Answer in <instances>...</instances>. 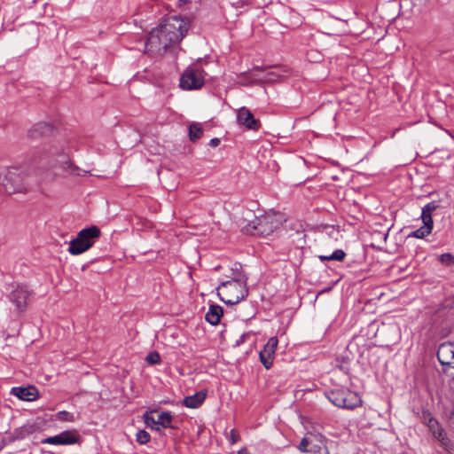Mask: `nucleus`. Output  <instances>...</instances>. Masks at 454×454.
<instances>
[{
  "label": "nucleus",
  "instance_id": "nucleus-7",
  "mask_svg": "<svg viewBox=\"0 0 454 454\" xmlns=\"http://www.w3.org/2000/svg\"><path fill=\"white\" fill-rule=\"evenodd\" d=\"M206 72L199 64L189 66L182 74L179 86L184 90H200L205 83Z\"/></svg>",
  "mask_w": 454,
  "mask_h": 454
},
{
  "label": "nucleus",
  "instance_id": "nucleus-22",
  "mask_svg": "<svg viewBox=\"0 0 454 454\" xmlns=\"http://www.w3.org/2000/svg\"><path fill=\"white\" fill-rule=\"evenodd\" d=\"M203 135V128L200 123L193 122L189 126V138L192 142H196Z\"/></svg>",
  "mask_w": 454,
  "mask_h": 454
},
{
  "label": "nucleus",
  "instance_id": "nucleus-19",
  "mask_svg": "<svg viewBox=\"0 0 454 454\" xmlns=\"http://www.w3.org/2000/svg\"><path fill=\"white\" fill-rule=\"evenodd\" d=\"M207 396V391H200L192 395L186 396L183 399L182 403L188 408H198L202 404Z\"/></svg>",
  "mask_w": 454,
  "mask_h": 454
},
{
  "label": "nucleus",
  "instance_id": "nucleus-12",
  "mask_svg": "<svg viewBox=\"0 0 454 454\" xmlns=\"http://www.w3.org/2000/svg\"><path fill=\"white\" fill-rule=\"evenodd\" d=\"M190 23L187 17L180 15L172 17V44L183 40L190 29Z\"/></svg>",
  "mask_w": 454,
  "mask_h": 454
},
{
  "label": "nucleus",
  "instance_id": "nucleus-13",
  "mask_svg": "<svg viewBox=\"0 0 454 454\" xmlns=\"http://www.w3.org/2000/svg\"><path fill=\"white\" fill-rule=\"evenodd\" d=\"M437 358L444 372H447L450 368L454 369V343H442L437 350Z\"/></svg>",
  "mask_w": 454,
  "mask_h": 454
},
{
  "label": "nucleus",
  "instance_id": "nucleus-5",
  "mask_svg": "<svg viewBox=\"0 0 454 454\" xmlns=\"http://www.w3.org/2000/svg\"><path fill=\"white\" fill-rule=\"evenodd\" d=\"M170 47V28L166 19L148 35L145 48L148 51L165 54Z\"/></svg>",
  "mask_w": 454,
  "mask_h": 454
},
{
  "label": "nucleus",
  "instance_id": "nucleus-11",
  "mask_svg": "<svg viewBox=\"0 0 454 454\" xmlns=\"http://www.w3.org/2000/svg\"><path fill=\"white\" fill-rule=\"evenodd\" d=\"M32 295V292L27 286L19 285L8 295L9 300L12 302L19 312H24L27 309V301Z\"/></svg>",
  "mask_w": 454,
  "mask_h": 454
},
{
  "label": "nucleus",
  "instance_id": "nucleus-24",
  "mask_svg": "<svg viewBox=\"0 0 454 454\" xmlns=\"http://www.w3.org/2000/svg\"><path fill=\"white\" fill-rule=\"evenodd\" d=\"M346 254L341 249L335 250L332 254L329 256L320 255L319 258L321 261H338L341 262L345 258Z\"/></svg>",
  "mask_w": 454,
  "mask_h": 454
},
{
  "label": "nucleus",
  "instance_id": "nucleus-29",
  "mask_svg": "<svg viewBox=\"0 0 454 454\" xmlns=\"http://www.w3.org/2000/svg\"><path fill=\"white\" fill-rule=\"evenodd\" d=\"M421 219H422L424 226L428 227L429 229L433 230L434 222H433V218H432V214L422 210Z\"/></svg>",
  "mask_w": 454,
  "mask_h": 454
},
{
  "label": "nucleus",
  "instance_id": "nucleus-41",
  "mask_svg": "<svg viewBox=\"0 0 454 454\" xmlns=\"http://www.w3.org/2000/svg\"><path fill=\"white\" fill-rule=\"evenodd\" d=\"M451 375H452V377H453V379H454V373H451Z\"/></svg>",
  "mask_w": 454,
  "mask_h": 454
},
{
  "label": "nucleus",
  "instance_id": "nucleus-37",
  "mask_svg": "<svg viewBox=\"0 0 454 454\" xmlns=\"http://www.w3.org/2000/svg\"><path fill=\"white\" fill-rule=\"evenodd\" d=\"M191 4L190 0H178L177 7L182 8L184 5Z\"/></svg>",
  "mask_w": 454,
  "mask_h": 454
},
{
  "label": "nucleus",
  "instance_id": "nucleus-18",
  "mask_svg": "<svg viewBox=\"0 0 454 454\" xmlns=\"http://www.w3.org/2000/svg\"><path fill=\"white\" fill-rule=\"evenodd\" d=\"M342 403V409L353 410L362 404V399L356 392L345 389Z\"/></svg>",
  "mask_w": 454,
  "mask_h": 454
},
{
  "label": "nucleus",
  "instance_id": "nucleus-27",
  "mask_svg": "<svg viewBox=\"0 0 454 454\" xmlns=\"http://www.w3.org/2000/svg\"><path fill=\"white\" fill-rule=\"evenodd\" d=\"M56 419L60 421L74 422L75 420L74 415L67 411H60L56 413Z\"/></svg>",
  "mask_w": 454,
  "mask_h": 454
},
{
  "label": "nucleus",
  "instance_id": "nucleus-25",
  "mask_svg": "<svg viewBox=\"0 0 454 454\" xmlns=\"http://www.w3.org/2000/svg\"><path fill=\"white\" fill-rule=\"evenodd\" d=\"M154 413H157L156 411H146L143 418L146 427L157 430L156 418L153 416Z\"/></svg>",
  "mask_w": 454,
  "mask_h": 454
},
{
  "label": "nucleus",
  "instance_id": "nucleus-2",
  "mask_svg": "<svg viewBox=\"0 0 454 454\" xmlns=\"http://www.w3.org/2000/svg\"><path fill=\"white\" fill-rule=\"evenodd\" d=\"M217 294L224 303L231 305L237 304L245 299L248 294V288L244 273L239 269L234 270L231 279L218 286Z\"/></svg>",
  "mask_w": 454,
  "mask_h": 454
},
{
  "label": "nucleus",
  "instance_id": "nucleus-9",
  "mask_svg": "<svg viewBox=\"0 0 454 454\" xmlns=\"http://www.w3.org/2000/svg\"><path fill=\"white\" fill-rule=\"evenodd\" d=\"M424 421L439 445L445 450H450L452 448L451 441L439 421L432 417L429 412L424 414Z\"/></svg>",
  "mask_w": 454,
  "mask_h": 454
},
{
  "label": "nucleus",
  "instance_id": "nucleus-15",
  "mask_svg": "<svg viewBox=\"0 0 454 454\" xmlns=\"http://www.w3.org/2000/svg\"><path fill=\"white\" fill-rule=\"evenodd\" d=\"M278 344V340L277 337H270L263 349L260 352V360L266 369H270L273 364L274 355Z\"/></svg>",
  "mask_w": 454,
  "mask_h": 454
},
{
  "label": "nucleus",
  "instance_id": "nucleus-16",
  "mask_svg": "<svg viewBox=\"0 0 454 454\" xmlns=\"http://www.w3.org/2000/svg\"><path fill=\"white\" fill-rule=\"evenodd\" d=\"M20 400L31 402L38 397V390L34 386L13 387L10 392Z\"/></svg>",
  "mask_w": 454,
  "mask_h": 454
},
{
  "label": "nucleus",
  "instance_id": "nucleus-4",
  "mask_svg": "<svg viewBox=\"0 0 454 454\" xmlns=\"http://www.w3.org/2000/svg\"><path fill=\"white\" fill-rule=\"evenodd\" d=\"M282 223V216L274 212L255 216L245 227L246 233L253 236H268L277 230Z\"/></svg>",
  "mask_w": 454,
  "mask_h": 454
},
{
  "label": "nucleus",
  "instance_id": "nucleus-3",
  "mask_svg": "<svg viewBox=\"0 0 454 454\" xmlns=\"http://www.w3.org/2000/svg\"><path fill=\"white\" fill-rule=\"evenodd\" d=\"M31 177L25 175L24 169L20 167H11L6 169L4 178L1 181L3 190L7 194L26 192L31 189L34 183L38 184L39 180H30Z\"/></svg>",
  "mask_w": 454,
  "mask_h": 454
},
{
  "label": "nucleus",
  "instance_id": "nucleus-39",
  "mask_svg": "<svg viewBox=\"0 0 454 454\" xmlns=\"http://www.w3.org/2000/svg\"><path fill=\"white\" fill-rule=\"evenodd\" d=\"M238 454H249L247 449H241L238 451Z\"/></svg>",
  "mask_w": 454,
  "mask_h": 454
},
{
  "label": "nucleus",
  "instance_id": "nucleus-38",
  "mask_svg": "<svg viewBox=\"0 0 454 454\" xmlns=\"http://www.w3.org/2000/svg\"><path fill=\"white\" fill-rule=\"evenodd\" d=\"M231 443H235L238 441V435L234 430L231 431Z\"/></svg>",
  "mask_w": 454,
  "mask_h": 454
},
{
  "label": "nucleus",
  "instance_id": "nucleus-26",
  "mask_svg": "<svg viewBox=\"0 0 454 454\" xmlns=\"http://www.w3.org/2000/svg\"><path fill=\"white\" fill-rule=\"evenodd\" d=\"M431 232H432L431 229L423 225L420 228H419L416 231L410 233L408 237H413L416 239H424L425 237L428 236Z\"/></svg>",
  "mask_w": 454,
  "mask_h": 454
},
{
  "label": "nucleus",
  "instance_id": "nucleus-28",
  "mask_svg": "<svg viewBox=\"0 0 454 454\" xmlns=\"http://www.w3.org/2000/svg\"><path fill=\"white\" fill-rule=\"evenodd\" d=\"M136 440L139 444H145L150 441V434L145 430H138L136 434Z\"/></svg>",
  "mask_w": 454,
  "mask_h": 454
},
{
  "label": "nucleus",
  "instance_id": "nucleus-21",
  "mask_svg": "<svg viewBox=\"0 0 454 454\" xmlns=\"http://www.w3.org/2000/svg\"><path fill=\"white\" fill-rule=\"evenodd\" d=\"M344 391L343 388L333 389L327 394V398L335 406L341 408L342 404L345 403H342Z\"/></svg>",
  "mask_w": 454,
  "mask_h": 454
},
{
  "label": "nucleus",
  "instance_id": "nucleus-8",
  "mask_svg": "<svg viewBox=\"0 0 454 454\" xmlns=\"http://www.w3.org/2000/svg\"><path fill=\"white\" fill-rule=\"evenodd\" d=\"M298 449L301 452L311 454H330L325 445V438L320 434H308L301 439Z\"/></svg>",
  "mask_w": 454,
  "mask_h": 454
},
{
  "label": "nucleus",
  "instance_id": "nucleus-35",
  "mask_svg": "<svg viewBox=\"0 0 454 454\" xmlns=\"http://www.w3.org/2000/svg\"><path fill=\"white\" fill-rule=\"evenodd\" d=\"M441 258L442 262L449 263L452 256L450 254H443Z\"/></svg>",
  "mask_w": 454,
  "mask_h": 454
},
{
  "label": "nucleus",
  "instance_id": "nucleus-33",
  "mask_svg": "<svg viewBox=\"0 0 454 454\" xmlns=\"http://www.w3.org/2000/svg\"><path fill=\"white\" fill-rule=\"evenodd\" d=\"M439 205L437 201H431L425 205L422 208L423 211L433 214L438 208Z\"/></svg>",
  "mask_w": 454,
  "mask_h": 454
},
{
  "label": "nucleus",
  "instance_id": "nucleus-34",
  "mask_svg": "<svg viewBox=\"0 0 454 454\" xmlns=\"http://www.w3.org/2000/svg\"><path fill=\"white\" fill-rule=\"evenodd\" d=\"M25 430H27V435H30L37 431L39 428L38 425L35 423H27L24 425Z\"/></svg>",
  "mask_w": 454,
  "mask_h": 454
},
{
  "label": "nucleus",
  "instance_id": "nucleus-17",
  "mask_svg": "<svg viewBox=\"0 0 454 454\" xmlns=\"http://www.w3.org/2000/svg\"><path fill=\"white\" fill-rule=\"evenodd\" d=\"M54 132V127L49 122H37L28 131V137L32 139L49 137Z\"/></svg>",
  "mask_w": 454,
  "mask_h": 454
},
{
  "label": "nucleus",
  "instance_id": "nucleus-20",
  "mask_svg": "<svg viewBox=\"0 0 454 454\" xmlns=\"http://www.w3.org/2000/svg\"><path fill=\"white\" fill-rule=\"evenodd\" d=\"M223 309L219 305H210L208 311L206 313V320L212 325H216L223 316Z\"/></svg>",
  "mask_w": 454,
  "mask_h": 454
},
{
  "label": "nucleus",
  "instance_id": "nucleus-14",
  "mask_svg": "<svg viewBox=\"0 0 454 454\" xmlns=\"http://www.w3.org/2000/svg\"><path fill=\"white\" fill-rule=\"evenodd\" d=\"M237 121L248 129L258 130L261 128L260 121L255 119L251 111L245 106L238 109Z\"/></svg>",
  "mask_w": 454,
  "mask_h": 454
},
{
  "label": "nucleus",
  "instance_id": "nucleus-30",
  "mask_svg": "<svg viewBox=\"0 0 454 454\" xmlns=\"http://www.w3.org/2000/svg\"><path fill=\"white\" fill-rule=\"evenodd\" d=\"M27 436H28L27 434V430H25V427L22 426L14 430L12 440H22L25 439Z\"/></svg>",
  "mask_w": 454,
  "mask_h": 454
},
{
  "label": "nucleus",
  "instance_id": "nucleus-40",
  "mask_svg": "<svg viewBox=\"0 0 454 454\" xmlns=\"http://www.w3.org/2000/svg\"><path fill=\"white\" fill-rule=\"evenodd\" d=\"M5 443L4 441L0 442V451L4 448Z\"/></svg>",
  "mask_w": 454,
  "mask_h": 454
},
{
  "label": "nucleus",
  "instance_id": "nucleus-31",
  "mask_svg": "<svg viewBox=\"0 0 454 454\" xmlns=\"http://www.w3.org/2000/svg\"><path fill=\"white\" fill-rule=\"evenodd\" d=\"M280 77H281V75L279 74H278L277 72L270 71V72L266 73V74L263 76L262 79L265 82H277L278 80H279Z\"/></svg>",
  "mask_w": 454,
  "mask_h": 454
},
{
  "label": "nucleus",
  "instance_id": "nucleus-6",
  "mask_svg": "<svg viewBox=\"0 0 454 454\" xmlns=\"http://www.w3.org/2000/svg\"><path fill=\"white\" fill-rule=\"evenodd\" d=\"M100 235V229L96 225L81 230L76 238L69 242L68 252L73 255L84 253L94 245Z\"/></svg>",
  "mask_w": 454,
  "mask_h": 454
},
{
  "label": "nucleus",
  "instance_id": "nucleus-36",
  "mask_svg": "<svg viewBox=\"0 0 454 454\" xmlns=\"http://www.w3.org/2000/svg\"><path fill=\"white\" fill-rule=\"evenodd\" d=\"M220 144V139L219 138H212L210 141H209V145L212 146V147H216L218 146Z\"/></svg>",
  "mask_w": 454,
  "mask_h": 454
},
{
  "label": "nucleus",
  "instance_id": "nucleus-32",
  "mask_svg": "<svg viewBox=\"0 0 454 454\" xmlns=\"http://www.w3.org/2000/svg\"><path fill=\"white\" fill-rule=\"evenodd\" d=\"M145 360L149 364H156L160 362V355L155 351L150 352Z\"/></svg>",
  "mask_w": 454,
  "mask_h": 454
},
{
  "label": "nucleus",
  "instance_id": "nucleus-10",
  "mask_svg": "<svg viewBox=\"0 0 454 454\" xmlns=\"http://www.w3.org/2000/svg\"><path fill=\"white\" fill-rule=\"evenodd\" d=\"M81 435L76 429L65 430L54 436H49L41 441L43 444L73 445L80 443Z\"/></svg>",
  "mask_w": 454,
  "mask_h": 454
},
{
  "label": "nucleus",
  "instance_id": "nucleus-1",
  "mask_svg": "<svg viewBox=\"0 0 454 454\" xmlns=\"http://www.w3.org/2000/svg\"><path fill=\"white\" fill-rule=\"evenodd\" d=\"M31 167L35 171L54 169L55 175L59 171L74 173L78 168L70 160L62 145H45L34 155Z\"/></svg>",
  "mask_w": 454,
  "mask_h": 454
},
{
  "label": "nucleus",
  "instance_id": "nucleus-23",
  "mask_svg": "<svg viewBox=\"0 0 454 454\" xmlns=\"http://www.w3.org/2000/svg\"><path fill=\"white\" fill-rule=\"evenodd\" d=\"M157 430L170 427V411H163L160 414H157L156 418Z\"/></svg>",
  "mask_w": 454,
  "mask_h": 454
}]
</instances>
